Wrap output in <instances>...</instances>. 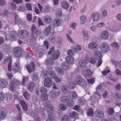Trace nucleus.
Returning a JSON list of instances; mask_svg holds the SVG:
<instances>
[{
	"mask_svg": "<svg viewBox=\"0 0 121 121\" xmlns=\"http://www.w3.org/2000/svg\"><path fill=\"white\" fill-rule=\"evenodd\" d=\"M31 30L32 31V33L31 35L29 38V39L30 43L32 44L35 42V38L41 34V32L34 25L31 26Z\"/></svg>",
	"mask_w": 121,
	"mask_h": 121,
	"instance_id": "obj_1",
	"label": "nucleus"
},
{
	"mask_svg": "<svg viewBox=\"0 0 121 121\" xmlns=\"http://www.w3.org/2000/svg\"><path fill=\"white\" fill-rule=\"evenodd\" d=\"M55 48L52 47L50 49L49 52H48V55L51 54L52 57L55 60H56L59 58L60 55V53L58 50L54 51Z\"/></svg>",
	"mask_w": 121,
	"mask_h": 121,
	"instance_id": "obj_2",
	"label": "nucleus"
},
{
	"mask_svg": "<svg viewBox=\"0 0 121 121\" xmlns=\"http://www.w3.org/2000/svg\"><path fill=\"white\" fill-rule=\"evenodd\" d=\"M75 81V83L82 86L84 89L86 88L87 86L86 82L85 79L82 78L81 76H78Z\"/></svg>",
	"mask_w": 121,
	"mask_h": 121,
	"instance_id": "obj_3",
	"label": "nucleus"
},
{
	"mask_svg": "<svg viewBox=\"0 0 121 121\" xmlns=\"http://www.w3.org/2000/svg\"><path fill=\"white\" fill-rule=\"evenodd\" d=\"M94 56L96 59L98 60V63L97 65V67H98L101 65L102 62L101 52L98 51H95L94 53Z\"/></svg>",
	"mask_w": 121,
	"mask_h": 121,
	"instance_id": "obj_4",
	"label": "nucleus"
},
{
	"mask_svg": "<svg viewBox=\"0 0 121 121\" xmlns=\"http://www.w3.org/2000/svg\"><path fill=\"white\" fill-rule=\"evenodd\" d=\"M21 85L20 81L17 80H14L11 82L10 89L11 91L13 92L16 88Z\"/></svg>",
	"mask_w": 121,
	"mask_h": 121,
	"instance_id": "obj_5",
	"label": "nucleus"
},
{
	"mask_svg": "<svg viewBox=\"0 0 121 121\" xmlns=\"http://www.w3.org/2000/svg\"><path fill=\"white\" fill-rule=\"evenodd\" d=\"M100 47L101 51L103 52H106L110 49L109 46L106 43H102L100 46Z\"/></svg>",
	"mask_w": 121,
	"mask_h": 121,
	"instance_id": "obj_6",
	"label": "nucleus"
},
{
	"mask_svg": "<svg viewBox=\"0 0 121 121\" xmlns=\"http://www.w3.org/2000/svg\"><path fill=\"white\" fill-rule=\"evenodd\" d=\"M88 47L90 49L94 50H96L98 49V44L95 42L92 41L88 44Z\"/></svg>",
	"mask_w": 121,
	"mask_h": 121,
	"instance_id": "obj_7",
	"label": "nucleus"
},
{
	"mask_svg": "<svg viewBox=\"0 0 121 121\" xmlns=\"http://www.w3.org/2000/svg\"><path fill=\"white\" fill-rule=\"evenodd\" d=\"M52 81L51 78L49 77H46L44 81V85L47 87H50L52 85Z\"/></svg>",
	"mask_w": 121,
	"mask_h": 121,
	"instance_id": "obj_8",
	"label": "nucleus"
},
{
	"mask_svg": "<svg viewBox=\"0 0 121 121\" xmlns=\"http://www.w3.org/2000/svg\"><path fill=\"white\" fill-rule=\"evenodd\" d=\"M13 53L14 55L17 57L20 56L22 53L21 49L19 47L15 48L13 50Z\"/></svg>",
	"mask_w": 121,
	"mask_h": 121,
	"instance_id": "obj_9",
	"label": "nucleus"
},
{
	"mask_svg": "<svg viewBox=\"0 0 121 121\" xmlns=\"http://www.w3.org/2000/svg\"><path fill=\"white\" fill-rule=\"evenodd\" d=\"M17 37V33L15 31H12L9 36V39L10 40L13 41L16 40Z\"/></svg>",
	"mask_w": 121,
	"mask_h": 121,
	"instance_id": "obj_10",
	"label": "nucleus"
},
{
	"mask_svg": "<svg viewBox=\"0 0 121 121\" xmlns=\"http://www.w3.org/2000/svg\"><path fill=\"white\" fill-rule=\"evenodd\" d=\"M60 94L59 91L53 90L50 92L49 94L51 98H54L59 96Z\"/></svg>",
	"mask_w": 121,
	"mask_h": 121,
	"instance_id": "obj_11",
	"label": "nucleus"
},
{
	"mask_svg": "<svg viewBox=\"0 0 121 121\" xmlns=\"http://www.w3.org/2000/svg\"><path fill=\"white\" fill-rule=\"evenodd\" d=\"M95 114L96 117L98 118H102L104 116L103 112L100 110H96L95 112Z\"/></svg>",
	"mask_w": 121,
	"mask_h": 121,
	"instance_id": "obj_12",
	"label": "nucleus"
},
{
	"mask_svg": "<svg viewBox=\"0 0 121 121\" xmlns=\"http://www.w3.org/2000/svg\"><path fill=\"white\" fill-rule=\"evenodd\" d=\"M26 67L29 73H31L33 71L35 68L34 62H32L30 64L28 65Z\"/></svg>",
	"mask_w": 121,
	"mask_h": 121,
	"instance_id": "obj_13",
	"label": "nucleus"
},
{
	"mask_svg": "<svg viewBox=\"0 0 121 121\" xmlns=\"http://www.w3.org/2000/svg\"><path fill=\"white\" fill-rule=\"evenodd\" d=\"M28 35L27 31L25 30H22L19 31L18 35L21 38H26Z\"/></svg>",
	"mask_w": 121,
	"mask_h": 121,
	"instance_id": "obj_14",
	"label": "nucleus"
},
{
	"mask_svg": "<svg viewBox=\"0 0 121 121\" xmlns=\"http://www.w3.org/2000/svg\"><path fill=\"white\" fill-rule=\"evenodd\" d=\"M51 25H49V26L44 29L43 31V33L45 36H47L49 35V34L51 31Z\"/></svg>",
	"mask_w": 121,
	"mask_h": 121,
	"instance_id": "obj_15",
	"label": "nucleus"
},
{
	"mask_svg": "<svg viewBox=\"0 0 121 121\" xmlns=\"http://www.w3.org/2000/svg\"><path fill=\"white\" fill-rule=\"evenodd\" d=\"M15 21L16 23L18 24L19 26H20V25H23V22L20 20V19L17 15L15 16Z\"/></svg>",
	"mask_w": 121,
	"mask_h": 121,
	"instance_id": "obj_16",
	"label": "nucleus"
},
{
	"mask_svg": "<svg viewBox=\"0 0 121 121\" xmlns=\"http://www.w3.org/2000/svg\"><path fill=\"white\" fill-rule=\"evenodd\" d=\"M86 64V60H81L79 61V65L81 68H84Z\"/></svg>",
	"mask_w": 121,
	"mask_h": 121,
	"instance_id": "obj_17",
	"label": "nucleus"
},
{
	"mask_svg": "<svg viewBox=\"0 0 121 121\" xmlns=\"http://www.w3.org/2000/svg\"><path fill=\"white\" fill-rule=\"evenodd\" d=\"M35 85L33 82L30 83L28 85L27 89L30 92H31L33 91V89L35 86Z\"/></svg>",
	"mask_w": 121,
	"mask_h": 121,
	"instance_id": "obj_18",
	"label": "nucleus"
},
{
	"mask_svg": "<svg viewBox=\"0 0 121 121\" xmlns=\"http://www.w3.org/2000/svg\"><path fill=\"white\" fill-rule=\"evenodd\" d=\"M52 18L49 16H46L44 18V21L45 23L47 24H49L52 21Z\"/></svg>",
	"mask_w": 121,
	"mask_h": 121,
	"instance_id": "obj_19",
	"label": "nucleus"
},
{
	"mask_svg": "<svg viewBox=\"0 0 121 121\" xmlns=\"http://www.w3.org/2000/svg\"><path fill=\"white\" fill-rule=\"evenodd\" d=\"M20 103L22 106L23 110L25 111H26L28 108L25 102L23 100H21L20 101Z\"/></svg>",
	"mask_w": 121,
	"mask_h": 121,
	"instance_id": "obj_20",
	"label": "nucleus"
},
{
	"mask_svg": "<svg viewBox=\"0 0 121 121\" xmlns=\"http://www.w3.org/2000/svg\"><path fill=\"white\" fill-rule=\"evenodd\" d=\"M61 24V21L59 19H56L53 21V25L55 26H59Z\"/></svg>",
	"mask_w": 121,
	"mask_h": 121,
	"instance_id": "obj_21",
	"label": "nucleus"
},
{
	"mask_svg": "<svg viewBox=\"0 0 121 121\" xmlns=\"http://www.w3.org/2000/svg\"><path fill=\"white\" fill-rule=\"evenodd\" d=\"M45 62L48 65H52L53 64L54 61L51 57H49L45 60Z\"/></svg>",
	"mask_w": 121,
	"mask_h": 121,
	"instance_id": "obj_22",
	"label": "nucleus"
},
{
	"mask_svg": "<svg viewBox=\"0 0 121 121\" xmlns=\"http://www.w3.org/2000/svg\"><path fill=\"white\" fill-rule=\"evenodd\" d=\"M19 69V64L18 62H16L13 68V71L14 72L16 73L18 71Z\"/></svg>",
	"mask_w": 121,
	"mask_h": 121,
	"instance_id": "obj_23",
	"label": "nucleus"
},
{
	"mask_svg": "<svg viewBox=\"0 0 121 121\" xmlns=\"http://www.w3.org/2000/svg\"><path fill=\"white\" fill-rule=\"evenodd\" d=\"M65 60L68 63L71 64L73 62L74 59L71 56H67Z\"/></svg>",
	"mask_w": 121,
	"mask_h": 121,
	"instance_id": "obj_24",
	"label": "nucleus"
},
{
	"mask_svg": "<svg viewBox=\"0 0 121 121\" xmlns=\"http://www.w3.org/2000/svg\"><path fill=\"white\" fill-rule=\"evenodd\" d=\"M62 67L64 70H67L69 68V65L66 62H63L62 64Z\"/></svg>",
	"mask_w": 121,
	"mask_h": 121,
	"instance_id": "obj_25",
	"label": "nucleus"
},
{
	"mask_svg": "<svg viewBox=\"0 0 121 121\" xmlns=\"http://www.w3.org/2000/svg\"><path fill=\"white\" fill-rule=\"evenodd\" d=\"M48 40L51 43H53L55 42L56 39L53 33H52L51 36L50 37L48 38Z\"/></svg>",
	"mask_w": 121,
	"mask_h": 121,
	"instance_id": "obj_26",
	"label": "nucleus"
},
{
	"mask_svg": "<svg viewBox=\"0 0 121 121\" xmlns=\"http://www.w3.org/2000/svg\"><path fill=\"white\" fill-rule=\"evenodd\" d=\"M47 113L49 115L52 114L54 112V108L52 106H49L48 108H47L46 109Z\"/></svg>",
	"mask_w": 121,
	"mask_h": 121,
	"instance_id": "obj_27",
	"label": "nucleus"
},
{
	"mask_svg": "<svg viewBox=\"0 0 121 121\" xmlns=\"http://www.w3.org/2000/svg\"><path fill=\"white\" fill-rule=\"evenodd\" d=\"M99 14L98 13L96 12L94 15H91V17L93 19V21H97L99 18Z\"/></svg>",
	"mask_w": 121,
	"mask_h": 121,
	"instance_id": "obj_28",
	"label": "nucleus"
},
{
	"mask_svg": "<svg viewBox=\"0 0 121 121\" xmlns=\"http://www.w3.org/2000/svg\"><path fill=\"white\" fill-rule=\"evenodd\" d=\"M108 33L106 31H103L101 33V37L104 39L107 38L108 37Z\"/></svg>",
	"mask_w": 121,
	"mask_h": 121,
	"instance_id": "obj_29",
	"label": "nucleus"
},
{
	"mask_svg": "<svg viewBox=\"0 0 121 121\" xmlns=\"http://www.w3.org/2000/svg\"><path fill=\"white\" fill-rule=\"evenodd\" d=\"M1 86L3 88L7 87L8 85V83L6 80L3 79L1 80Z\"/></svg>",
	"mask_w": 121,
	"mask_h": 121,
	"instance_id": "obj_30",
	"label": "nucleus"
},
{
	"mask_svg": "<svg viewBox=\"0 0 121 121\" xmlns=\"http://www.w3.org/2000/svg\"><path fill=\"white\" fill-rule=\"evenodd\" d=\"M69 95L70 97L73 99H75L77 97V95L75 92H71L69 93Z\"/></svg>",
	"mask_w": 121,
	"mask_h": 121,
	"instance_id": "obj_31",
	"label": "nucleus"
},
{
	"mask_svg": "<svg viewBox=\"0 0 121 121\" xmlns=\"http://www.w3.org/2000/svg\"><path fill=\"white\" fill-rule=\"evenodd\" d=\"M72 49L75 52H77L78 51H80L82 50V48L81 47L78 45H77L76 47H73Z\"/></svg>",
	"mask_w": 121,
	"mask_h": 121,
	"instance_id": "obj_32",
	"label": "nucleus"
},
{
	"mask_svg": "<svg viewBox=\"0 0 121 121\" xmlns=\"http://www.w3.org/2000/svg\"><path fill=\"white\" fill-rule=\"evenodd\" d=\"M5 112L2 110L0 111V119H4L6 116Z\"/></svg>",
	"mask_w": 121,
	"mask_h": 121,
	"instance_id": "obj_33",
	"label": "nucleus"
},
{
	"mask_svg": "<svg viewBox=\"0 0 121 121\" xmlns=\"http://www.w3.org/2000/svg\"><path fill=\"white\" fill-rule=\"evenodd\" d=\"M114 96L115 99L117 100H119L121 99V95L118 92L115 93Z\"/></svg>",
	"mask_w": 121,
	"mask_h": 121,
	"instance_id": "obj_34",
	"label": "nucleus"
},
{
	"mask_svg": "<svg viewBox=\"0 0 121 121\" xmlns=\"http://www.w3.org/2000/svg\"><path fill=\"white\" fill-rule=\"evenodd\" d=\"M87 113L88 116L90 117L92 116L94 114L92 109H88L87 110Z\"/></svg>",
	"mask_w": 121,
	"mask_h": 121,
	"instance_id": "obj_35",
	"label": "nucleus"
},
{
	"mask_svg": "<svg viewBox=\"0 0 121 121\" xmlns=\"http://www.w3.org/2000/svg\"><path fill=\"white\" fill-rule=\"evenodd\" d=\"M32 112L33 113L34 115H32V116L34 118L35 120L37 121H40L41 120V118L37 115L36 113H35L34 111H33Z\"/></svg>",
	"mask_w": 121,
	"mask_h": 121,
	"instance_id": "obj_36",
	"label": "nucleus"
},
{
	"mask_svg": "<svg viewBox=\"0 0 121 121\" xmlns=\"http://www.w3.org/2000/svg\"><path fill=\"white\" fill-rule=\"evenodd\" d=\"M83 38L84 39L86 40H87L89 39V36L87 32L85 31H83Z\"/></svg>",
	"mask_w": 121,
	"mask_h": 121,
	"instance_id": "obj_37",
	"label": "nucleus"
},
{
	"mask_svg": "<svg viewBox=\"0 0 121 121\" xmlns=\"http://www.w3.org/2000/svg\"><path fill=\"white\" fill-rule=\"evenodd\" d=\"M85 70L86 72V77H91L92 75L91 70L88 68L86 69Z\"/></svg>",
	"mask_w": 121,
	"mask_h": 121,
	"instance_id": "obj_38",
	"label": "nucleus"
},
{
	"mask_svg": "<svg viewBox=\"0 0 121 121\" xmlns=\"http://www.w3.org/2000/svg\"><path fill=\"white\" fill-rule=\"evenodd\" d=\"M67 104L69 106L71 107L74 105V102L72 99H69L67 101Z\"/></svg>",
	"mask_w": 121,
	"mask_h": 121,
	"instance_id": "obj_39",
	"label": "nucleus"
},
{
	"mask_svg": "<svg viewBox=\"0 0 121 121\" xmlns=\"http://www.w3.org/2000/svg\"><path fill=\"white\" fill-rule=\"evenodd\" d=\"M112 46V48L115 50L118 49L119 48V47L117 43L116 42L113 43L111 44Z\"/></svg>",
	"mask_w": 121,
	"mask_h": 121,
	"instance_id": "obj_40",
	"label": "nucleus"
},
{
	"mask_svg": "<svg viewBox=\"0 0 121 121\" xmlns=\"http://www.w3.org/2000/svg\"><path fill=\"white\" fill-rule=\"evenodd\" d=\"M70 118V117L69 116L66 115L63 116L61 119L62 121H68Z\"/></svg>",
	"mask_w": 121,
	"mask_h": 121,
	"instance_id": "obj_41",
	"label": "nucleus"
},
{
	"mask_svg": "<svg viewBox=\"0 0 121 121\" xmlns=\"http://www.w3.org/2000/svg\"><path fill=\"white\" fill-rule=\"evenodd\" d=\"M59 107L61 110L63 111L65 110L67 108L66 105L63 104H60Z\"/></svg>",
	"mask_w": 121,
	"mask_h": 121,
	"instance_id": "obj_42",
	"label": "nucleus"
},
{
	"mask_svg": "<svg viewBox=\"0 0 121 121\" xmlns=\"http://www.w3.org/2000/svg\"><path fill=\"white\" fill-rule=\"evenodd\" d=\"M69 115L71 118H75L78 116V115L75 112H72L70 113Z\"/></svg>",
	"mask_w": 121,
	"mask_h": 121,
	"instance_id": "obj_43",
	"label": "nucleus"
},
{
	"mask_svg": "<svg viewBox=\"0 0 121 121\" xmlns=\"http://www.w3.org/2000/svg\"><path fill=\"white\" fill-rule=\"evenodd\" d=\"M56 70L57 72L60 73V74H62L64 73V71L60 67H57L56 68Z\"/></svg>",
	"mask_w": 121,
	"mask_h": 121,
	"instance_id": "obj_44",
	"label": "nucleus"
},
{
	"mask_svg": "<svg viewBox=\"0 0 121 121\" xmlns=\"http://www.w3.org/2000/svg\"><path fill=\"white\" fill-rule=\"evenodd\" d=\"M39 91L42 93H46L47 92V90L44 87H41L39 90Z\"/></svg>",
	"mask_w": 121,
	"mask_h": 121,
	"instance_id": "obj_45",
	"label": "nucleus"
},
{
	"mask_svg": "<svg viewBox=\"0 0 121 121\" xmlns=\"http://www.w3.org/2000/svg\"><path fill=\"white\" fill-rule=\"evenodd\" d=\"M61 6L64 9H66L69 6V5L66 2H63L61 3Z\"/></svg>",
	"mask_w": 121,
	"mask_h": 121,
	"instance_id": "obj_46",
	"label": "nucleus"
},
{
	"mask_svg": "<svg viewBox=\"0 0 121 121\" xmlns=\"http://www.w3.org/2000/svg\"><path fill=\"white\" fill-rule=\"evenodd\" d=\"M67 87L64 86H62L61 90L62 92L65 93H66L68 92V91L67 90Z\"/></svg>",
	"mask_w": 121,
	"mask_h": 121,
	"instance_id": "obj_47",
	"label": "nucleus"
},
{
	"mask_svg": "<svg viewBox=\"0 0 121 121\" xmlns=\"http://www.w3.org/2000/svg\"><path fill=\"white\" fill-rule=\"evenodd\" d=\"M41 97L43 100H46L48 98V95L46 93H44L41 95Z\"/></svg>",
	"mask_w": 121,
	"mask_h": 121,
	"instance_id": "obj_48",
	"label": "nucleus"
},
{
	"mask_svg": "<svg viewBox=\"0 0 121 121\" xmlns=\"http://www.w3.org/2000/svg\"><path fill=\"white\" fill-rule=\"evenodd\" d=\"M80 18L81 20V24H83L86 21V17L84 16H81Z\"/></svg>",
	"mask_w": 121,
	"mask_h": 121,
	"instance_id": "obj_49",
	"label": "nucleus"
},
{
	"mask_svg": "<svg viewBox=\"0 0 121 121\" xmlns=\"http://www.w3.org/2000/svg\"><path fill=\"white\" fill-rule=\"evenodd\" d=\"M2 48L6 52L8 51V50L10 49L9 46L7 44L3 45Z\"/></svg>",
	"mask_w": 121,
	"mask_h": 121,
	"instance_id": "obj_50",
	"label": "nucleus"
},
{
	"mask_svg": "<svg viewBox=\"0 0 121 121\" xmlns=\"http://www.w3.org/2000/svg\"><path fill=\"white\" fill-rule=\"evenodd\" d=\"M49 75L50 76L52 79H54L56 77L55 72L52 71H51L49 72Z\"/></svg>",
	"mask_w": 121,
	"mask_h": 121,
	"instance_id": "obj_51",
	"label": "nucleus"
},
{
	"mask_svg": "<svg viewBox=\"0 0 121 121\" xmlns=\"http://www.w3.org/2000/svg\"><path fill=\"white\" fill-rule=\"evenodd\" d=\"M37 54H36V55H35V57L36 58H39L41 57V55L44 54L43 51V50H42L39 53H38Z\"/></svg>",
	"mask_w": 121,
	"mask_h": 121,
	"instance_id": "obj_52",
	"label": "nucleus"
},
{
	"mask_svg": "<svg viewBox=\"0 0 121 121\" xmlns=\"http://www.w3.org/2000/svg\"><path fill=\"white\" fill-rule=\"evenodd\" d=\"M96 91L100 93L101 92H102V85H99L96 87Z\"/></svg>",
	"mask_w": 121,
	"mask_h": 121,
	"instance_id": "obj_53",
	"label": "nucleus"
},
{
	"mask_svg": "<svg viewBox=\"0 0 121 121\" xmlns=\"http://www.w3.org/2000/svg\"><path fill=\"white\" fill-rule=\"evenodd\" d=\"M108 111L109 115H111L114 113V111L112 108H109L108 109Z\"/></svg>",
	"mask_w": 121,
	"mask_h": 121,
	"instance_id": "obj_54",
	"label": "nucleus"
},
{
	"mask_svg": "<svg viewBox=\"0 0 121 121\" xmlns=\"http://www.w3.org/2000/svg\"><path fill=\"white\" fill-rule=\"evenodd\" d=\"M69 99H68V97L66 96H64L62 97L61 98V101L63 102H65L67 101Z\"/></svg>",
	"mask_w": 121,
	"mask_h": 121,
	"instance_id": "obj_55",
	"label": "nucleus"
},
{
	"mask_svg": "<svg viewBox=\"0 0 121 121\" xmlns=\"http://www.w3.org/2000/svg\"><path fill=\"white\" fill-rule=\"evenodd\" d=\"M69 84L70 87L73 88L75 86V83L73 81H71L69 82Z\"/></svg>",
	"mask_w": 121,
	"mask_h": 121,
	"instance_id": "obj_56",
	"label": "nucleus"
},
{
	"mask_svg": "<svg viewBox=\"0 0 121 121\" xmlns=\"http://www.w3.org/2000/svg\"><path fill=\"white\" fill-rule=\"evenodd\" d=\"M26 18L27 20L30 22H31L32 19V16L31 14H28L26 15Z\"/></svg>",
	"mask_w": 121,
	"mask_h": 121,
	"instance_id": "obj_57",
	"label": "nucleus"
},
{
	"mask_svg": "<svg viewBox=\"0 0 121 121\" xmlns=\"http://www.w3.org/2000/svg\"><path fill=\"white\" fill-rule=\"evenodd\" d=\"M23 95L24 96L25 98L27 100L28 99L27 96H29L30 95L28 94L27 91H25L23 93Z\"/></svg>",
	"mask_w": 121,
	"mask_h": 121,
	"instance_id": "obj_58",
	"label": "nucleus"
},
{
	"mask_svg": "<svg viewBox=\"0 0 121 121\" xmlns=\"http://www.w3.org/2000/svg\"><path fill=\"white\" fill-rule=\"evenodd\" d=\"M95 80L94 78H91L90 79H87L88 82L90 84H93L95 82Z\"/></svg>",
	"mask_w": 121,
	"mask_h": 121,
	"instance_id": "obj_59",
	"label": "nucleus"
},
{
	"mask_svg": "<svg viewBox=\"0 0 121 121\" xmlns=\"http://www.w3.org/2000/svg\"><path fill=\"white\" fill-rule=\"evenodd\" d=\"M38 98L37 96L33 95L32 97V101L33 102H35L38 101Z\"/></svg>",
	"mask_w": 121,
	"mask_h": 121,
	"instance_id": "obj_60",
	"label": "nucleus"
},
{
	"mask_svg": "<svg viewBox=\"0 0 121 121\" xmlns=\"http://www.w3.org/2000/svg\"><path fill=\"white\" fill-rule=\"evenodd\" d=\"M11 64V61H10L8 64V70L9 71H12Z\"/></svg>",
	"mask_w": 121,
	"mask_h": 121,
	"instance_id": "obj_61",
	"label": "nucleus"
},
{
	"mask_svg": "<svg viewBox=\"0 0 121 121\" xmlns=\"http://www.w3.org/2000/svg\"><path fill=\"white\" fill-rule=\"evenodd\" d=\"M26 5L28 10H32L31 7V4L29 3H27L26 4Z\"/></svg>",
	"mask_w": 121,
	"mask_h": 121,
	"instance_id": "obj_62",
	"label": "nucleus"
},
{
	"mask_svg": "<svg viewBox=\"0 0 121 121\" xmlns=\"http://www.w3.org/2000/svg\"><path fill=\"white\" fill-rule=\"evenodd\" d=\"M44 106L46 107L47 108H48L49 106H51L50 105V102L49 101H47L45 102L44 103Z\"/></svg>",
	"mask_w": 121,
	"mask_h": 121,
	"instance_id": "obj_63",
	"label": "nucleus"
},
{
	"mask_svg": "<svg viewBox=\"0 0 121 121\" xmlns=\"http://www.w3.org/2000/svg\"><path fill=\"white\" fill-rule=\"evenodd\" d=\"M116 18L119 21H121V14H118L117 15Z\"/></svg>",
	"mask_w": 121,
	"mask_h": 121,
	"instance_id": "obj_64",
	"label": "nucleus"
}]
</instances>
